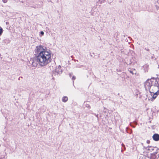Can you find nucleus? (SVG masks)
<instances>
[{
    "label": "nucleus",
    "mask_w": 159,
    "mask_h": 159,
    "mask_svg": "<svg viewBox=\"0 0 159 159\" xmlns=\"http://www.w3.org/2000/svg\"><path fill=\"white\" fill-rule=\"evenodd\" d=\"M76 79V77L75 76H73L72 78V80H75Z\"/></svg>",
    "instance_id": "nucleus-11"
},
{
    "label": "nucleus",
    "mask_w": 159,
    "mask_h": 159,
    "mask_svg": "<svg viewBox=\"0 0 159 159\" xmlns=\"http://www.w3.org/2000/svg\"><path fill=\"white\" fill-rule=\"evenodd\" d=\"M59 72H60V71L59 70H56L55 71L53 72V74L55 75H58Z\"/></svg>",
    "instance_id": "nucleus-8"
},
{
    "label": "nucleus",
    "mask_w": 159,
    "mask_h": 159,
    "mask_svg": "<svg viewBox=\"0 0 159 159\" xmlns=\"http://www.w3.org/2000/svg\"><path fill=\"white\" fill-rule=\"evenodd\" d=\"M69 76L71 77V75H72V74L71 73H70L69 74Z\"/></svg>",
    "instance_id": "nucleus-17"
},
{
    "label": "nucleus",
    "mask_w": 159,
    "mask_h": 159,
    "mask_svg": "<svg viewBox=\"0 0 159 159\" xmlns=\"http://www.w3.org/2000/svg\"><path fill=\"white\" fill-rule=\"evenodd\" d=\"M61 68V66H58V69H60Z\"/></svg>",
    "instance_id": "nucleus-15"
},
{
    "label": "nucleus",
    "mask_w": 159,
    "mask_h": 159,
    "mask_svg": "<svg viewBox=\"0 0 159 159\" xmlns=\"http://www.w3.org/2000/svg\"><path fill=\"white\" fill-rule=\"evenodd\" d=\"M153 139L155 141L159 140V134H155L152 136Z\"/></svg>",
    "instance_id": "nucleus-6"
},
{
    "label": "nucleus",
    "mask_w": 159,
    "mask_h": 159,
    "mask_svg": "<svg viewBox=\"0 0 159 159\" xmlns=\"http://www.w3.org/2000/svg\"><path fill=\"white\" fill-rule=\"evenodd\" d=\"M159 80L158 79L148 80L146 81L145 85L151 87V89H152L154 86L159 87Z\"/></svg>",
    "instance_id": "nucleus-2"
},
{
    "label": "nucleus",
    "mask_w": 159,
    "mask_h": 159,
    "mask_svg": "<svg viewBox=\"0 0 159 159\" xmlns=\"http://www.w3.org/2000/svg\"><path fill=\"white\" fill-rule=\"evenodd\" d=\"M96 116L97 117H98V115H96Z\"/></svg>",
    "instance_id": "nucleus-19"
},
{
    "label": "nucleus",
    "mask_w": 159,
    "mask_h": 159,
    "mask_svg": "<svg viewBox=\"0 0 159 159\" xmlns=\"http://www.w3.org/2000/svg\"><path fill=\"white\" fill-rule=\"evenodd\" d=\"M146 50H147V51H148L149 50L148 49H146Z\"/></svg>",
    "instance_id": "nucleus-20"
},
{
    "label": "nucleus",
    "mask_w": 159,
    "mask_h": 159,
    "mask_svg": "<svg viewBox=\"0 0 159 159\" xmlns=\"http://www.w3.org/2000/svg\"><path fill=\"white\" fill-rule=\"evenodd\" d=\"M148 150L150 151L151 152H152V153L154 155L157 153V152H156L158 150V149L157 147H154L151 146L149 147Z\"/></svg>",
    "instance_id": "nucleus-4"
},
{
    "label": "nucleus",
    "mask_w": 159,
    "mask_h": 159,
    "mask_svg": "<svg viewBox=\"0 0 159 159\" xmlns=\"http://www.w3.org/2000/svg\"><path fill=\"white\" fill-rule=\"evenodd\" d=\"M68 100V98L66 96H64L62 98V101L64 102H66Z\"/></svg>",
    "instance_id": "nucleus-7"
},
{
    "label": "nucleus",
    "mask_w": 159,
    "mask_h": 159,
    "mask_svg": "<svg viewBox=\"0 0 159 159\" xmlns=\"http://www.w3.org/2000/svg\"><path fill=\"white\" fill-rule=\"evenodd\" d=\"M122 146H124L125 147V145H124L123 143L122 144Z\"/></svg>",
    "instance_id": "nucleus-18"
},
{
    "label": "nucleus",
    "mask_w": 159,
    "mask_h": 159,
    "mask_svg": "<svg viewBox=\"0 0 159 159\" xmlns=\"http://www.w3.org/2000/svg\"><path fill=\"white\" fill-rule=\"evenodd\" d=\"M86 107L88 108H90L91 107L90 106V105L89 104H86Z\"/></svg>",
    "instance_id": "nucleus-9"
},
{
    "label": "nucleus",
    "mask_w": 159,
    "mask_h": 159,
    "mask_svg": "<svg viewBox=\"0 0 159 159\" xmlns=\"http://www.w3.org/2000/svg\"><path fill=\"white\" fill-rule=\"evenodd\" d=\"M150 87L149 91L152 93L151 96L154 99H155L157 95L159 94V87L154 86L152 89H151V87Z\"/></svg>",
    "instance_id": "nucleus-3"
},
{
    "label": "nucleus",
    "mask_w": 159,
    "mask_h": 159,
    "mask_svg": "<svg viewBox=\"0 0 159 159\" xmlns=\"http://www.w3.org/2000/svg\"><path fill=\"white\" fill-rule=\"evenodd\" d=\"M40 34L41 35H43L44 34V32L43 31H42L40 32Z\"/></svg>",
    "instance_id": "nucleus-13"
},
{
    "label": "nucleus",
    "mask_w": 159,
    "mask_h": 159,
    "mask_svg": "<svg viewBox=\"0 0 159 159\" xmlns=\"http://www.w3.org/2000/svg\"><path fill=\"white\" fill-rule=\"evenodd\" d=\"M130 71V73H132V74H134V73H133V71H131V70H130V71Z\"/></svg>",
    "instance_id": "nucleus-16"
},
{
    "label": "nucleus",
    "mask_w": 159,
    "mask_h": 159,
    "mask_svg": "<svg viewBox=\"0 0 159 159\" xmlns=\"http://www.w3.org/2000/svg\"><path fill=\"white\" fill-rule=\"evenodd\" d=\"M150 141H149V140H147V143H150Z\"/></svg>",
    "instance_id": "nucleus-14"
},
{
    "label": "nucleus",
    "mask_w": 159,
    "mask_h": 159,
    "mask_svg": "<svg viewBox=\"0 0 159 159\" xmlns=\"http://www.w3.org/2000/svg\"><path fill=\"white\" fill-rule=\"evenodd\" d=\"M2 1L3 2L5 3L7 2V0H2Z\"/></svg>",
    "instance_id": "nucleus-12"
},
{
    "label": "nucleus",
    "mask_w": 159,
    "mask_h": 159,
    "mask_svg": "<svg viewBox=\"0 0 159 159\" xmlns=\"http://www.w3.org/2000/svg\"><path fill=\"white\" fill-rule=\"evenodd\" d=\"M38 63L39 64V61H37L36 57L35 59L34 60H33V61L32 62V65L33 66L35 67L37 66Z\"/></svg>",
    "instance_id": "nucleus-5"
},
{
    "label": "nucleus",
    "mask_w": 159,
    "mask_h": 159,
    "mask_svg": "<svg viewBox=\"0 0 159 159\" xmlns=\"http://www.w3.org/2000/svg\"><path fill=\"white\" fill-rule=\"evenodd\" d=\"M35 52L38 53L36 59L40 66H44L51 62L52 59L51 52L46 50L43 46L41 45L37 46Z\"/></svg>",
    "instance_id": "nucleus-1"
},
{
    "label": "nucleus",
    "mask_w": 159,
    "mask_h": 159,
    "mask_svg": "<svg viewBox=\"0 0 159 159\" xmlns=\"http://www.w3.org/2000/svg\"><path fill=\"white\" fill-rule=\"evenodd\" d=\"M2 32H3V30L2 28H1L0 29V36L1 35Z\"/></svg>",
    "instance_id": "nucleus-10"
}]
</instances>
